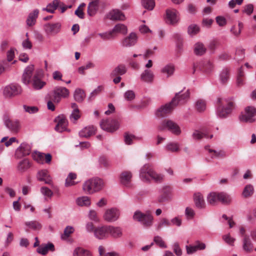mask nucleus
<instances>
[{
  "mask_svg": "<svg viewBox=\"0 0 256 256\" xmlns=\"http://www.w3.org/2000/svg\"><path fill=\"white\" fill-rule=\"evenodd\" d=\"M234 103L230 100L218 98L217 100L216 114L221 118H227L232 112Z\"/></svg>",
  "mask_w": 256,
  "mask_h": 256,
  "instance_id": "f257e3e1",
  "label": "nucleus"
},
{
  "mask_svg": "<svg viewBox=\"0 0 256 256\" xmlns=\"http://www.w3.org/2000/svg\"><path fill=\"white\" fill-rule=\"evenodd\" d=\"M140 177L145 182L150 181V178L156 182H160L163 180L164 176L154 172L148 164L144 165L140 170Z\"/></svg>",
  "mask_w": 256,
  "mask_h": 256,
  "instance_id": "f03ea898",
  "label": "nucleus"
},
{
  "mask_svg": "<svg viewBox=\"0 0 256 256\" xmlns=\"http://www.w3.org/2000/svg\"><path fill=\"white\" fill-rule=\"evenodd\" d=\"M104 186L103 180L98 178H91L83 184L84 191L87 194H92L101 190Z\"/></svg>",
  "mask_w": 256,
  "mask_h": 256,
  "instance_id": "7ed1b4c3",
  "label": "nucleus"
},
{
  "mask_svg": "<svg viewBox=\"0 0 256 256\" xmlns=\"http://www.w3.org/2000/svg\"><path fill=\"white\" fill-rule=\"evenodd\" d=\"M133 218L140 222L145 227H150L153 224L154 218L150 211H146L145 213L136 211L134 213Z\"/></svg>",
  "mask_w": 256,
  "mask_h": 256,
  "instance_id": "20e7f679",
  "label": "nucleus"
},
{
  "mask_svg": "<svg viewBox=\"0 0 256 256\" xmlns=\"http://www.w3.org/2000/svg\"><path fill=\"white\" fill-rule=\"evenodd\" d=\"M158 129L161 131L167 129L176 135H179L181 132L179 126L171 120H164L162 121L158 126Z\"/></svg>",
  "mask_w": 256,
  "mask_h": 256,
  "instance_id": "39448f33",
  "label": "nucleus"
},
{
  "mask_svg": "<svg viewBox=\"0 0 256 256\" xmlns=\"http://www.w3.org/2000/svg\"><path fill=\"white\" fill-rule=\"evenodd\" d=\"M256 116V108L253 106H248L244 109V112L240 116V120L242 122L252 123L255 122L254 116Z\"/></svg>",
  "mask_w": 256,
  "mask_h": 256,
  "instance_id": "423d86ee",
  "label": "nucleus"
},
{
  "mask_svg": "<svg viewBox=\"0 0 256 256\" xmlns=\"http://www.w3.org/2000/svg\"><path fill=\"white\" fill-rule=\"evenodd\" d=\"M70 94L69 90L62 86L56 87L53 92L51 96L52 97V100L56 104L59 103L62 98H66Z\"/></svg>",
  "mask_w": 256,
  "mask_h": 256,
  "instance_id": "0eeeda50",
  "label": "nucleus"
},
{
  "mask_svg": "<svg viewBox=\"0 0 256 256\" xmlns=\"http://www.w3.org/2000/svg\"><path fill=\"white\" fill-rule=\"evenodd\" d=\"M100 125L102 130L110 132L116 130L119 128V124L115 120H102Z\"/></svg>",
  "mask_w": 256,
  "mask_h": 256,
  "instance_id": "6e6552de",
  "label": "nucleus"
},
{
  "mask_svg": "<svg viewBox=\"0 0 256 256\" xmlns=\"http://www.w3.org/2000/svg\"><path fill=\"white\" fill-rule=\"evenodd\" d=\"M179 20V12L176 9L166 10V22L167 24L174 25L178 22Z\"/></svg>",
  "mask_w": 256,
  "mask_h": 256,
  "instance_id": "1a4fd4ad",
  "label": "nucleus"
},
{
  "mask_svg": "<svg viewBox=\"0 0 256 256\" xmlns=\"http://www.w3.org/2000/svg\"><path fill=\"white\" fill-rule=\"evenodd\" d=\"M22 92L20 86L16 84H12L6 86L4 90V94L6 97H12L19 94Z\"/></svg>",
  "mask_w": 256,
  "mask_h": 256,
  "instance_id": "9d476101",
  "label": "nucleus"
},
{
  "mask_svg": "<svg viewBox=\"0 0 256 256\" xmlns=\"http://www.w3.org/2000/svg\"><path fill=\"white\" fill-rule=\"evenodd\" d=\"M189 96L190 92L188 90L184 94H181V92L177 93L172 100L171 104H173L174 107L178 104H184L187 101Z\"/></svg>",
  "mask_w": 256,
  "mask_h": 256,
  "instance_id": "9b49d317",
  "label": "nucleus"
},
{
  "mask_svg": "<svg viewBox=\"0 0 256 256\" xmlns=\"http://www.w3.org/2000/svg\"><path fill=\"white\" fill-rule=\"evenodd\" d=\"M132 174L130 172H122L120 176V184L126 188H131L132 184Z\"/></svg>",
  "mask_w": 256,
  "mask_h": 256,
  "instance_id": "f8f14e48",
  "label": "nucleus"
},
{
  "mask_svg": "<svg viewBox=\"0 0 256 256\" xmlns=\"http://www.w3.org/2000/svg\"><path fill=\"white\" fill-rule=\"evenodd\" d=\"M174 108L173 104H171L170 102L160 108L156 112V115L159 118L166 116L172 112Z\"/></svg>",
  "mask_w": 256,
  "mask_h": 256,
  "instance_id": "ddd939ff",
  "label": "nucleus"
},
{
  "mask_svg": "<svg viewBox=\"0 0 256 256\" xmlns=\"http://www.w3.org/2000/svg\"><path fill=\"white\" fill-rule=\"evenodd\" d=\"M61 28V24L60 22L48 23L44 25V29L48 34L56 35L58 34Z\"/></svg>",
  "mask_w": 256,
  "mask_h": 256,
  "instance_id": "4468645a",
  "label": "nucleus"
},
{
  "mask_svg": "<svg viewBox=\"0 0 256 256\" xmlns=\"http://www.w3.org/2000/svg\"><path fill=\"white\" fill-rule=\"evenodd\" d=\"M55 120L57 122L55 128V130L56 131L61 132L66 130L68 122L64 116L60 115L58 116Z\"/></svg>",
  "mask_w": 256,
  "mask_h": 256,
  "instance_id": "2eb2a0df",
  "label": "nucleus"
},
{
  "mask_svg": "<svg viewBox=\"0 0 256 256\" xmlns=\"http://www.w3.org/2000/svg\"><path fill=\"white\" fill-rule=\"evenodd\" d=\"M4 123L6 126L13 132L17 133L20 129V124L17 120L5 118Z\"/></svg>",
  "mask_w": 256,
  "mask_h": 256,
  "instance_id": "dca6fc26",
  "label": "nucleus"
},
{
  "mask_svg": "<svg viewBox=\"0 0 256 256\" xmlns=\"http://www.w3.org/2000/svg\"><path fill=\"white\" fill-rule=\"evenodd\" d=\"M30 152V147L28 144H22L16 150L15 156L16 158H20L28 155Z\"/></svg>",
  "mask_w": 256,
  "mask_h": 256,
  "instance_id": "f3484780",
  "label": "nucleus"
},
{
  "mask_svg": "<svg viewBox=\"0 0 256 256\" xmlns=\"http://www.w3.org/2000/svg\"><path fill=\"white\" fill-rule=\"evenodd\" d=\"M120 212L118 210L110 208L106 211L104 218L108 222H114L118 218Z\"/></svg>",
  "mask_w": 256,
  "mask_h": 256,
  "instance_id": "a211bd4d",
  "label": "nucleus"
},
{
  "mask_svg": "<svg viewBox=\"0 0 256 256\" xmlns=\"http://www.w3.org/2000/svg\"><path fill=\"white\" fill-rule=\"evenodd\" d=\"M34 70V66L30 65L24 70L22 76V82L25 84H28L31 82V78Z\"/></svg>",
  "mask_w": 256,
  "mask_h": 256,
  "instance_id": "6ab92c4d",
  "label": "nucleus"
},
{
  "mask_svg": "<svg viewBox=\"0 0 256 256\" xmlns=\"http://www.w3.org/2000/svg\"><path fill=\"white\" fill-rule=\"evenodd\" d=\"M94 235L98 239L102 240L108 236V226L97 227L94 230Z\"/></svg>",
  "mask_w": 256,
  "mask_h": 256,
  "instance_id": "aec40b11",
  "label": "nucleus"
},
{
  "mask_svg": "<svg viewBox=\"0 0 256 256\" xmlns=\"http://www.w3.org/2000/svg\"><path fill=\"white\" fill-rule=\"evenodd\" d=\"M37 178L38 180L44 181L46 184H52V178L46 170L39 171L37 174Z\"/></svg>",
  "mask_w": 256,
  "mask_h": 256,
  "instance_id": "412c9836",
  "label": "nucleus"
},
{
  "mask_svg": "<svg viewBox=\"0 0 256 256\" xmlns=\"http://www.w3.org/2000/svg\"><path fill=\"white\" fill-rule=\"evenodd\" d=\"M172 188L169 186L164 187L162 190L160 196L158 198L159 202H163L169 200L170 198Z\"/></svg>",
  "mask_w": 256,
  "mask_h": 256,
  "instance_id": "4be33fe9",
  "label": "nucleus"
},
{
  "mask_svg": "<svg viewBox=\"0 0 256 256\" xmlns=\"http://www.w3.org/2000/svg\"><path fill=\"white\" fill-rule=\"evenodd\" d=\"M108 18L112 20H124L125 16L119 10H113L108 15Z\"/></svg>",
  "mask_w": 256,
  "mask_h": 256,
  "instance_id": "5701e85b",
  "label": "nucleus"
},
{
  "mask_svg": "<svg viewBox=\"0 0 256 256\" xmlns=\"http://www.w3.org/2000/svg\"><path fill=\"white\" fill-rule=\"evenodd\" d=\"M32 83V88L36 90L42 89L46 84V82L42 80L40 78L38 73L34 74Z\"/></svg>",
  "mask_w": 256,
  "mask_h": 256,
  "instance_id": "b1692460",
  "label": "nucleus"
},
{
  "mask_svg": "<svg viewBox=\"0 0 256 256\" xmlns=\"http://www.w3.org/2000/svg\"><path fill=\"white\" fill-rule=\"evenodd\" d=\"M137 40V36L135 33L132 32L122 41V44L124 46L130 47L134 46Z\"/></svg>",
  "mask_w": 256,
  "mask_h": 256,
  "instance_id": "393cba45",
  "label": "nucleus"
},
{
  "mask_svg": "<svg viewBox=\"0 0 256 256\" xmlns=\"http://www.w3.org/2000/svg\"><path fill=\"white\" fill-rule=\"evenodd\" d=\"M96 131V128L93 126H88L82 129L79 132V136L82 138H88L94 134Z\"/></svg>",
  "mask_w": 256,
  "mask_h": 256,
  "instance_id": "a878e982",
  "label": "nucleus"
},
{
  "mask_svg": "<svg viewBox=\"0 0 256 256\" xmlns=\"http://www.w3.org/2000/svg\"><path fill=\"white\" fill-rule=\"evenodd\" d=\"M242 249L246 253L253 251L254 245L248 236H244L242 240Z\"/></svg>",
  "mask_w": 256,
  "mask_h": 256,
  "instance_id": "bb28decb",
  "label": "nucleus"
},
{
  "mask_svg": "<svg viewBox=\"0 0 256 256\" xmlns=\"http://www.w3.org/2000/svg\"><path fill=\"white\" fill-rule=\"evenodd\" d=\"M108 236L110 235L114 238H119L122 235V229L118 226H108Z\"/></svg>",
  "mask_w": 256,
  "mask_h": 256,
  "instance_id": "cd10ccee",
  "label": "nucleus"
},
{
  "mask_svg": "<svg viewBox=\"0 0 256 256\" xmlns=\"http://www.w3.org/2000/svg\"><path fill=\"white\" fill-rule=\"evenodd\" d=\"M98 9V1L93 0L90 2L88 6L87 12L90 16H94L97 12Z\"/></svg>",
  "mask_w": 256,
  "mask_h": 256,
  "instance_id": "c85d7f7f",
  "label": "nucleus"
},
{
  "mask_svg": "<svg viewBox=\"0 0 256 256\" xmlns=\"http://www.w3.org/2000/svg\"><path fill=\"white\" fill-rule=\"evenodd\" d=\"M30 166L31 164L29 160L27 158H24L18 163L16 168L18 172L23 173L27 170Z\"/></svg>",
  "mask_w": 256,
  "mask_h": 256,
  "instance_id": "c756f323",
  "label": "nucleus"
},
{
  "mask_svg": "<svg viewBox=\"0 0 256 256\" xmlns=\"http://www.w3.org/2000/svg\"><path fill=\"white\" fill-rule=\"evenodd\" d=\"M39 10L38 9L34 10L30 13L26 20L27 25L29 26H34L36 22V20L38 17Z\"/></svg>",
  "mask_w": 256,
  "mask_h": 256,
  "instance_id": "7c9ffc66",
  "label": "nucleus"
},
{
  "mask_svg": "<svg viewBox=\"0 0 256 256\" xmlns=\"http://www.w3.org/2000/svg\"><path fill=\"white\" fill-rule=\"evenodd\" d=\"M128 31L126 26L122 24H116L112 30L114 36L118 34H125Z\"/></svg>",
  "mask_w": 256,
  "mask_h": 256,
  "instance_id": "2f4dec72",
  "label": "nucleus"
},
{
  "mask_svg": "<svg viewBox=\"0 0 256 256\" xmlns=\"http://www.w3.org/2000/svg\"><path fill=\"white\" fill-rule=\"evenodd\" d=\"M54 250V246L52 243H48L46 244L42 245L37 249L38 252L43 255L46 254L48 251L53 252Z\"/></svg>",
  "mask_w": 256,
  "mask_h": 256,
  "instance_id": "473e14b6",
  "label": "nucleus"
},
{
  "mask_svg": "<svg viewBox=\"0 0 256 256\" xmlns=\"http://www.w3.org/2000/svg\"><path fill=\"white\" fill-rule=\"evenodd\" d=\"M194 200L197 208H205V202L203 196L200 193L198 192L194 194Z\"/></svg>",
  "mask_w": 256,
  "mask_h": 256,
  "instance_id": "72a5a7b5",
  "label": "nucleus"
},
{
  "mask_svg": "<svg viewBox=\"0 0 256 256\" xmlns=\"http://www.w3.org/2000/svg\"><path fill=\"white\" fill-rule=\"evenodd\" d=\"M154 75L150 70H145L140 76L141 80L146 82H152L153 81Z\"/></svg>",
  "mask_w": 256,
  "mask_h": 256,
  "instance_id": "f704fd0d",
  "label": "nucleus"
},
{
  "mask_svg": "<svg viewBox=\"0 0 256 256\" xmlns=\"http://www.w3.org/2000/svg\"><path fill=\"white\" fill-rule=\"evenodd\" d=\"M212 134L208 136V132L205 130L201 132L199 130H196L192 134L193 138L197 140H201L203 138H212Z\"/></svg>",
  "mask_w": 256,
  "mask_h": 256,
  "instance_id": "c9c22d12",
  "label": "nucleus"
},
{
  "mask_svg": "<svg viewBox=\"0 0 256 256\" xmlns=\"http://www.w3.org/2000/svg\"><path fill=\"white\" fill-rule=\"evenodd\" d=\"M126 72V68L125 65L120 64L112 70L111 76H121L124 74Z\"/></svg>",
  "mask_w": 256,
  "mask_h": 256,
  "instance_id": "e433bc0d",
  "label": "nucleus"
},
{
  "mask_svg": "<svg viewBox=\"0 0 256 256\" xmlns=\"http://www.w3.org/2000/svg\"><path fill=\"white\" fill-rule=\"evenodd\" d=\"M74 99L78 102H82L86 97L84 92L80 88H76L74 94Z\"/></svg>",
  "mask_w": 256,
  "mask_h": 256,
  "instance_id": "4c0bfd02",
  "label": "nucleus"
},
{
  "mask_svg": "<svg viewBox=\"0 0 256 256\" xmlns=\"http://www.w3.org/2000/svg\"><path fill=\"white\" fill-rule=\"evenodd\" d=\"M219 202L224 204H228L232 202L231 196L228 194L221 192H218Z\"/></svg>",
  "mask_w": 256,
  "mask_h": 256,
  "instance_id": "58836bf2",
  "label": "nucleus"
},
{
  "mask_svg": "<svg viewBox=\"0 0 256 256\" xmlns=\"http://www.w3.org/2000/svg\"><path fill=\"white\" fill-rule=\"evenodd\" d=\"M208 202L211 205H214L219 202L218 192H212L210 193L207 198Z\"/></svg>",
  "mask_w": 256,
  "mask_h": 256,
  "instance_id": "ea45409f",
  "label": "nucleus"
},
{
  "mask_svg": "<svg viewBox=\"0 0 256 256\" xmlns=\"http://www.w3.org/2000/svg\"><path fill=\"white\" fill-rule=\"evenodd\" d=\"M174 66L172 64H168L161 70V72L166 74L167 78L172 76L174 74Z\"/></svg>",
  "mask_w": 256,
  "mask_h": 256,
  "instance_id": "a19ab883",
  "label": "nucleus"
},
{
  "mask_svg": "<svg viewBox=\"0 0 256 256\" xmlns=\"http://www.w3.org/2000/svg\"><path fill=\"white\" fill-rule=\"evenodd\" d=\"M206 51V48L202 43L198 42L196 44L194 48V52L196 54L202 56L205 53Z\"/></svg>",
  "mask_w": 256,
  "mask_h": 256,
  "instance_id": "79ce46f5",
  "label": "nucleus"
},
{
  "mask_svg": "<svg viewBox=\"0 0 256 256\" xmlns=\"http://www.w3.org/2000/svg\"><path fill=\"white\" fill-rule=\"evenodd\" d=\"M60 0H54L52 3L48 4L46 8H44V10L50 13H54V10L58 7Z\"/></svg>",
  "mask_w": 256,
  "mask_h": 256,
  "instance_id": "37998d69",
  "label": "nucleus"
},
{
  "mask_svg": "<svg viewBox=\"0 0 256 256\" xmlns=\"http://www.w3.org/2000/svg\"><path fill=\"white\" fill-rule=\"evenodd\" d=\"M74 256H92V255L89 250L78 248L74 251Z\"/></svg>",
  "mask_w": 256,
  "mask_h": 256,
  "instance_id": "c03bdc74",
  "label": "nucleus"
},
{
  "mask_svg": "<svg viewBox=\"0 0 256 256\" xmlns=\"http://www.w3.org/2000/svg\"><path fill=\"white\" fill-rule=\"evenodd\" d=\"M254 187L252 184L246 185L242 192V196L244 198H248L251 196L254 193Z\"/></svg>",
  "mask_w": 256,
  "mask_h": 256,
  "instance_id": "a18cd8bd",
  "label": "nucleus"
},
{
  "mask_svg": "<svg viewBox=\"0 0 256 256\" xmlns=\"http://www.w3.org/2000/svg\"><path fill=\"white\" fill-rule=\"evenodd\" d=\"M167 151L172 152H176L180 151L179 145L176 142H170L166 146Z\"/></svg>",
  "mask_w": 256,
  "mask_h": 256,
  "instance_id": "49530a36",
  "label": "nucleus"
},
{
  "mask_svg": "<svg viewBox=\"0 0 256 256\" xmlns=\"http://www.w3.org/2000/svg\"><path fill=\"white\" fill-rule=\"evenodd\" d=\"M76 178V174L74 173L70 172L66 180L65 186L66 187L70 186L76 184L74 181Z\"/></svg>",
  "mask_w": 256,
  "mask_h": 256,
  "instance_id": "de8ad7c7",
  "label": "nucleus"
},
{
  "mask_svg": "<svg viewBox=\"0 0 256 256\" xmlns=\"http://www.w3.org/2000/svg\"><path fill=\"white\" fill-rule=\"evenodd\" d=\"M206 150H208L210 153L212 154V158H224L226 156V154L224 151L216 152L210 148L209 146L205 147Z\"/></svg>",
  "mask_w": 256,
  "mask_h": 256,
  "instance_id": "09e8293b",
  "label": "nucleus"
},
{
  "mask_svg": "<svg viewBox=\"0 0 256 256\" xmlns=\"http://www.w3.org/2000/svg\"><path fill=\"white\" fill-rule=\"evenodd\" d=\"M242 28V23L239 22L238 25H234L232 27L230 32L234 36H238L240 34Z\"/></svg>",
  "mask_w": 256,
  "mask_h": 256,
  "instance_id": "8fccbe9b",
  "label": "nucleus"
},
{
  "mask_svg": "<svg viewBox=\"0 0 256 256\" xmlns=\"http://www.w3.org/2000/svg\"><path fill=\"white\" fill-rule=\"evenodd\" d=\"M76 203L78 206H88L90 204V200L88 196H82L77 199Z\"/></svg>",
  "mask_w": 256,
  "mask_h": 256,
  "instance_id": "3c124183",
  "label": "nucleus"
},
{
  "mask_svg": "<svg viewBox=\"0 0 256 256\" xmlns=\"http://www.w3.org/2000/svg\"><path fill=\"white\" fill-rule=\"evenodd\" d=\"M244 74L242 68H240L238 72L236 84L239 86H242L244 84Z\"/></svg>",
  "mask_w": 256,
  "mask_h": 256,
  "instance_id": "603ef678",
  "label": "nucleus"
},
{
  "mask_svg": "<svg viewBox=\"0 0 256 256\" xmlns=\"http://www.w3.org/2000/svg\"><path fill=\"white\" fill-rule=\"evenodd\" d=\"M26 226L34 230H39L41 228V224L37 221L27 222H25Z\"/></svg>",
  "mask_w": 256,
  "mask_h": 256,
  "instance_id": "864d4df0",
  "label": "nucleus"
},
{
  "mask_svg": "<svg viewBox=\"0 0 256 256\" xmlns=\"http://www.w3.org/2000/svg\"><path fill=\"white\" fill-rule=\"evenodd\" d=\"M144 7L148 10H152L155 6L154 0H142Z\"/></svg>",
  "mask_w": 256,
  "mask_h": 256,
  "instance_id": "5fc2aeb1",
  "label": "nucleus"
},
{
  "mask_svg": "<svg viewBox=\"0 0 256 256\" xmlns=\"http://www.w3.org/2000/svg\"><path fill=\"white\" fill-rule=\"evenodd\" d=\"M196 108L199 112L204 111L206 108V102L204 100H199L196 103Z\"/></svg>",
  "mask_w": 256,
  "mask_h": 256,
  "instance_id": "6e6d98bb",
  "label": "nucleus"
},
{
  "mask_svg": "<svg viewBox=\"0 0 256 256\" xmlns=\"http://www.w3.org/2000/svg\"><path fill=\"white\" fill-rule=\"evenodd\" d=\"M229 78V71L227 68L224 69L220 74V80L222 84H225Z\"/></svg>",
  "mask_w": 256,
  "mask_h": 256,
  "instance_id": "4d7b16f0",
  "label": "nucleus"
},
{
  "mask_svg": "<svg viewBox=\"0 0 256 256\" xmlns=\"http://www.w3.org/2000/svg\"><path fill=\"white\" fill-rule=\"evenodd\" d=\"M244 58V50L239 48H238L236 52L235 59L238 61L242 60Z\"/></svg>",
  "mask_w": 256,
  "mask_h": 256,
  "instance_id": "13d9d810",
  "label": "nucleus"
},
{
  "mask_svg": "<svg viewBox=\"0 0 256 256\" xmlns=\"http://www.w3.org/2000/svg\"><path fill=\"white\" fill-rule=\"evenodd\" d=\"M98 36H100L104 40H110L114 38L112 30L106 32L98 33Z\"/></svg>",
  "mask_w": 256,
  "mask_h": 256,
  "instance_id": "bf43d9fd",
  "label": "nucleus"
},
{
  "mask_svg": "<svg viewBox=\"0 0 256 256\" xmlns=\"http://www.w3.org/2000/svg\"><path fill=\"white\" fill-rule=\"evenodd\" d=\"M170 222L168 220L165 218H163L160 220V222L156 226V230H159L164 226H170Z\"/></svg>",
  "mask_w": 256,
  "mask_h": 256,
  "instance_id": "052dcab7",
  "label": "nucleus"
},
{
  "mask_svg": "<svg viewBox=\"0 0 256 256\" xmlns=\"http://www.w3.org/2000/svg\"><path fill=\"white\" fill-rule=\"evenodd\" d=\"M136 139V136H134L126 132L124 134V142L126 144H131L134 140Z\"/></svg>",
  "mask_w": 256,
  "mask_h": 256,
  "instance_id": "680f3d73",
  "label": "nucleus"
},
{
  "mask_svg": "<svg viewBox=\"0 0 256 256\" xmlns=\"http://www.w3.org/2000/svg\"><path fill=\"white\" fill-rule=\"evenodd\" d=\"M33 158L38 162L43 164L44 160V154L41 152H36L33 154Z\"/></svg>",
  "mask_w": 256,
  "mask_h": 256,
  "instance_id": "e2e57ef3",
  "label": "nucleus"
},
{
  "mask_svg": "<svg viewBox=\"0 0 256 256\" xmlns=\"http://www.w3.org/2000/svg\"><path fill=\"white\" fill-rule=\"evenodd\" d=\"M74 232V228L72 226H68L64 230V233L62 235V238L65 239L70 236Z\"/></svg>",
  "mask_w": 256,
  "mask_h": 256,
  "instance_id": "0e129e2a",
  "label": "nucleus"
},
{
  "mask_svg": "<svg viewBox=\"0 0 256 256\" xmlns=\"http://www.w3.org/2000/svg\"><path fill=\"white\" fill-rule=\"evenodd\" d=\"M154 242L161 248H166V247L164 242L162 238L159 236H156L154 237Z\"/></svg>",
  "mask_w": 256,
  "mask_h": 256,
  "instance_id": "69168bd1",
  "label": "nucleus"
},
{
  "mask_svg": "<svg viewBox=\"0 0 256 256\" xmlns=\"http://www.w3.org/2000/svg\"><path fill=\"white\" fill-rule=\"evenodd\" d=\"M200 31L199 27L196 24H192L188 28V33L190 35H194Z\"/></svg>",
  "mask_w": 256,
  "mask_h": 256,
  "instance_id": "338daca9",
  "label": "nucleus"
},
{
  "mask_svg": "<svg viewBox=\"0 0 256 256\" xmlns=\"http://www.w3.org/2000/svg\"><path fill=\"white\" fill-rule=\"evenodd\" d=\"M81 113L80 111L78 112H72L70 116V120L73 123H76V122L80 118Z\"/></svg>",
  "mask_w": 256,
  "mask_h": 256,
  "instance_id": "774afa93",
  "label": "nucleus"
}]
</instances>
